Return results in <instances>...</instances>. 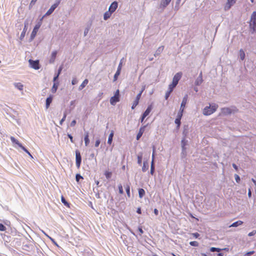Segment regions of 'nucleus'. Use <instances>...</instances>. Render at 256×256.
<instances>
[{"instance_id": "57", "label": "nucleus", "mask_w": 256, "mask_h": 256, "mask_svg": "<svg viewBox=\"0 0 256 256\" xmlns=\"http://www.w3.org/2000/svg\"><path fill=\"white\" fill-rule=\"evenodd\" d=\"M100 140L99 139H98L96 141V142H95V146L96 147H98V146L100 145Z\"/></svg>"}, {"instance_id": "23", "label": "nucleus", "mask_w": 256, "mask_h": 256, "mask_svg": "<svg viewBox=\"0 0 256 256\" xmlns=\"http://www.w3.org/2000/svg\"><path fill=\"white\" fill-rule=\"evenodd\" d=\"M88 79H85L83 81L82 84L78 88V90H82L88 84Z\"/></svg>"}, {"instance_id": "29", "label": "nucleus", "mask_w": 256, "mask_h": 256, "mask_svg": "<svg viewBox=\"0 0 256 256\" xmlns=\"http://www.w3.org/2000/svg\"><path fill=\"white\" fill-rule=\"evenodd\" d=\"M113 136H114V132L112 131V132H110V135L108 136V143L109 144H112V141Z\"/></svg>"}, {"instance_id": "18", "label": "nucleus", "mask_w": 256, "mask_h": 256, "mask_svg": "<svg viewBox=\"0 0 256 256\" xmlns=\"http://www.w3.org/2000/svg\"><path fill=\"white\" fill-rule=\"evenodd\" d=\"M140 95L136 96L135 100L133 102V104H132V110L134 109L136 107V106L138 104L139 100H140Z\"/></svg>"}, {"instance_id": "39", "label": "nucleus", "mask_w": 256, "mask_h": 256, "mask_svg": "<svg viewBox=\"0 0 256 256\" xmlns=\"http://www.w3.org/2000/svg\"><path fill=\"white\" fill-rule=\"evenodd\" d=\"M66 112H64V116H63V118H62V120H60V125H62V124L63 122H64L65 120H66Z\"/></svg>"}, {"instance_id": "12", "label": "nucleus", "mask_w": 256, "mask_h": 256, "mask_svg": "<svg viewBox=\"0 0 256 256\" xmlns=\"http://www.w3.org/2000/svg\"><path fill=\"white\" fill-rule=\"evenodd\" d=\"M28 22H24V28L23 29V30L22 32L21 33V34L20 36V39L22 40L24 36H25V34H26V32L28 30Z\"/></svg>"}, {"instance_id": "31", "label": "nucleus", "mask_w": 256, "mask_h": 256, "mask_svg": "<svg viewBox=\"0 0 256 256\" xmlns=\"http://www.w3.org/2000/svg\"><path fill=\"white\" fill-rule=\"evenodd\" d=\"M142 159V154L140 153L138 155V164L141 165Z\"/></svg>"}, {"instance_id": "4", "label": "nucleus", "mask_w": 256, "mask_h": 256, "mask_svg": "<svg viewBox=\"0 0 256 256\" xmlns=\"http://www.w3.org/2000/svg\"><path fill=\"white\" fill-rule=\"evenodd\" d=\"M60 2V0H56V2L52 4L50 8L47 11L45 14L41 18L40 21L42 20L44 17L51 14L55 9L58 7Z\"/></svg>"}, {"instance_id": "53", "label": "nucleus", "mask_w": 256, "mask_h": 256, "mask_svg": "<svg viewBox=\"0 0 256 256\" xmlns=\"http://www.w3.org/2000/svg\"><path fill=\"white\" fill-rule=\"evenodd\" d=\"M154 172V166H150V174L153 175Z\"/></svg>"}, {"instance_id": "55", "label": "nucleus", "mask_w": 256, "mask_h": 256, "mask_svg": "<svg viewBox=\"0 0 256 256\" xmlns=\"http://www.w3.org/2000/svg\"><path fill=\"white\" fill-rule=\"evenodd\" d=\"M192 235L195 238H198L200 236V234L198 232L192 233Z\"/></svg>"}, {"instance_id": "10", "label": "nucleus", "mask_w": 256, "mask_h": 256, "mask_svg": "<svg viewBox=\"0 0 256 256\" xmlns=\"http://www.w3.org/2000/svg\"><path fill=\"white\" fill-rule=\"evenodd\" d=\"M188 100V96L187 94L185 95L182 98V102L180 104V110H182L183 108V110H184V108L186 106V105L187 103Z\"/></svg>"}, {"instance_id": "35", "label": "nucleus", "mask_w": 256, "mask_h": 256, "mask_svg": "<svg viewBox=\"0 0 256 256\" xmlns=\"http://www.w3.org/2000/svg\"><path fill=\"white\" fill-rule=\"evenodd\" d=\"M90 25H88L84 31V36H86L87 34H88V32L90 31Z\"/></svg>"}, {"instance_id": "37", "label": "nucleus", "mask_w": 256, "mask_h": 256, "mask_svg": "<svg viewBox=\"0 0 256 256\" xmlns=\"http://www.w3.org/2000/svg\"><path fill=\"white\" fill-rule=\"evenodd\" d=\"M210 250L212 252H220L221 250V249L219 248H214V247H212L210 248Z\"/></svg>"}, {"instance_id": "46", "label": "nucleus", "mask_w": 256, "mask_h": 256, "mask_svg": "<svg viewBox=\"0 0 256 256\" xmlns=\"http://www.w3.org/2000/svg\"><path fill=\"white\" fill-rule=\"evenodd\" d=\"M118 190H119V193L120 194H122L124 193L122 186L121 184L118 185Z\"/></svg>"}, {"instance_id": "20", "label": "nucleus", "mask_w": 256, "mask_h": 256, "mask_svg": "<svg viewBox=\"0 0 256 256\" xmlns=\"http://www.w3.org/2000/svg\"><path fill=\"white\" fill-rule=\"evenodd\" d=\"M14 85L16 88L20 90H22L24 85L20 82H15L14 84Z\"/></svg>"}, {"instance_id": "7", "label": "nucleus", "mask_w": 256, "mask_h": 256, "mask_svg": "<svg viewBox=\"0 0 256 256\" xmlns=\"http://www.w3.org/2000/svg\"><path fill=\"white\" fill-rule=\"evenodd\" d=\"M29 64L30 66L34 68V70H38L40 68V64H39V61L36 60H28Z\"/></svg>"}, {"instance_id": "21", "label": "nucleus", "mask_w": 256, "mask_h": 256, "mask_svg": "<svg viewBox=\"0 0 256 256\" xmlns=\"http://www.w3.org/2000/svg\"><path fill=\"white\" fill-rule=\"evenodd\" d=\"M84 144L86 146H88L90 143V140L88 138V132H85L84 138Z\"/></svg>"}, {"instance_id": "13", "label": "nucleus", "mask_w": 256, "mask_h": 256, "mask_svg": "<svg viewBox=\"0 0 256 256\" xmlns=\"http://www.w3.org/2000/svg\"><path fill=\"white\" fill-rule=\"evenodd\" d=\"M171 0H161L160 8H164L170 4Z\"/></svg>"}, {"instance_id": "36", "label": "nucleus", "mask_w": 256, "mask_h": 256, "mask_svg": "<svg viewBox=\"0 0 256 256\" xmlns=\"http://www.w3.org/2000/svg\"><path fill=\"white\" fill-rule=\"evenodd\" d=\"M183 112H184L183 109L182 110H180V111L178 112V114L176 118L181 120L182 117V116Z\"/></svg>"}, {"instance_id": "43", "label": "nucleus", "mask_w": 256, "mask_h": 256, "mask_svg": "<svg viewBox=\"0 0 256 256\" xmlns=\"http://www.w3.org/2000/svg\"><path fill=\"white\" fill-rule=\"evenodd\" d=\"M180 119L176 118L175 120V123L177 125V127L179 128L180 124Z\"/></svg>"}, {"instance_id": "63", "label": "nucleus", "mask_w": 256, "mask_h": 256, "mask_svg": "<svg viewBox=\"0 0 256 256\" xmlns=\"http://www.w3.org/2000/svg\"><path fill=\"white\" fill-rule=\"evenodd\" d=\"M145 88V86L143 87V88H142V90L140 91V92L137 94V95H140V98L141 97V96H142V94L143 92V91L144 90Z\"/></svg>"}, {"instance_id": "15", "label": "nucleus", "mask_w": 256, "mask_h": 256, "mask_svg": "<svg viewBox=\"0 0 256 256\" xmlns=\"http://www.w3.org/2000/svg\"><path fill=\"white\" fill-rule=\"evenodd\" d=\"M120 98L116 96H112L110 99V103L112 105H114L117 102H119Z\"/></svg>"}, {"instance_id": "42", "label": "nucleus", "mask_w": 256, "mask_h": 256, "mask_svg": "<svg viewBox=\"0 0 256 256\" xmlns=\"http://www.w3.org/2000/svg\"><path fill=\"white\" fill-rule=\"evenodd\" d=\"M126 194L128 197H130V187L129 186H127L126 188Z\"/></svg>"}, {"instance_id": "5", "label": "nucleus", "mask_w": 256, "mask_h": 256, "mask_svg": "<svg viewBox=\"0 0 256 256\" xmlns=\"http://www.w3.org/2000/svg\"><path fill=\"white\" fill-rule=\"evenodd\" d=\"M237 109L235 107L230 108H224L221 109V112L224 115L230 114L232 113H234L237 112Z\"/></svg>"}, {"instance_id": "22", "label": "nucleus", "mask_w": 256, "mask_h": 256, "mask_svg": "<svg viewBox=\"0 0 256 256\" xmlns=\"http://www.w3.org/2000/svg\"><path fill=\"white\" fill-rule=\"evenodd\" d=\"M56 54H57V51L54 50L52 52V54H51V58H50V63H52L54 62Z\"/></svg>"}, {"instance_id": "33", "label": "nucleus", "mask_w": 256, "mask_h": 256, "mask_svg": "<svg viewBox=\"0 0 256 256\" xmlns=\"http://www.w3.org/2000/svg\"><path fill=\"white\" fill-rule=\"evenodd\" d=\"M120 72L119 70H117L114 76V82L117 80L118 76L120 74Z\"/></svg>"}, {"instance_id": "14", "label": "nucleus", "mask_w": 256, "mask_h": 256, "mask_svg": "<svg viewBox=\"0 0 256 256\" xmlns=\"http://www.w3.org/2000/svg\"><path fill=\"white\" fill-rule=\"evenodd\" d=\"M146 127V126H144L142 127H141L140 128L139 132H138V134H137V136H136V140H138L140 138V137L142 136L143 133L144 132Z\"/></svg>"}, {"instance_id": "3", "label": "nucleus", "mask_w": 256, "mask_h": 256, "mask_svg": "<svg viewBox=\"0 0 256 256\" xmlns=\"http://www.w3.org/2000/svg\"><path fill=\"white\" fill-rule=\"evenodd\" d=\"M218 108V106L216 104L208 106H207L204 108L203 110V114L205 116L210 115L216 112Z\"/></svg>"}, {"instance_id": "28", "label": "nucleus", "mask_w": 256, "mask_h": 256, "mask_svg": "<svg viewBox=\"0 0 256 256\" xmlns=\"http://www.w3.org/2000/svg\"><path fill=\"white\" fill-rule=\"evenodd\" d=\"M242 224V222L241 220H238L236 221L234 223H232L230 226V227H237L239 226H240Z\"/></svg>"}, {"instance_id": "38", "label": "nucleus", "mask_w": 256, "mask_h": 256, "mask_svg": "<svg viewBox=\"0 0 256 256\" xmlns=\"http://www.w3.org/2000/svg\"><path fill=\"white\" fill-rule=\"evenodd\" d=\"M172 92V90H168L166 92V94H165V99L166 100H168V97L170 96V93Z\"/></svg>"}, {"instance_id": "25", "label": "nucleus", "mask_w": 256, "mask_h": 256, "mask_svg": "<svg viewBox=\"0 0 256 256\" xmlns=\"http://www.w3.org/2000/svg\"><path fill=\"white\" fill-rule=\"evenodd\" d=\"M112 12H111L109 10L108 12H106L104 15V20H107L108 18H110Z\"/></svg>"}, {"instance_id": "40", "label": "nucleus", "mask_w": 256, "mask_h": 256, "mask_svg": "<svg viewBox=\"0 0 256 256\" xmlns=\"http://www.w3.org/2000/svg\"><path fill=\"white\" fill-rule=\"evenodd\" d=\"M190 244L193 246H198V242L196 241L190 242Z\"/></svg>"}, {"instance_id": "45", "label": "nucleus", "mask_w": 256, "mask_h": 256, "mask_svg": "<svg viewBox=\"0 0 256 256\" xmlns=\"http://www.w3.org/2000/svg\"><path fill=\"white\" fill-rule=\"evenodd\" d=\"M105 176L106 177V178L108 179L110 178L111 176H112V172H105Z\"/></svg>"}, {"instance_id": "59", "label": "nucleus", "mask_w": 256, "mask_h": 256, "mask_svg": "<svg viewBox=\"0 0 256 256\" xmlns=\"http://www.w3.org/2000/svg\"><path fill=\"white\" fill-rule=\"evenodd\" d=\"M138 230L140 232V234H142L144 233V231H143V230L142 229V226H139L138 228Z\"/></svg>"}, {"instance_id": "49", "label": "nucleus", "mask_w": 256, "mask_h": 256, "mask_svg": "<svg viewBox=\"0 0 256 256\" xmlns=\"http://www.w3.org/2000/svg\"><path fill=\"white\" fill-rule=\"evenodd\" d=\"M6 229V226L2 224H0V230L4 231Z\"/></svg>"}, {"instance_id": "27", "label": "nucleus", "mask_w": 256, "mask_h": 256, "mask_svg": "<svg viewBox=\"0 0 256 256\" xmlns=\"http://www.w3.org/2000/svg\"><path fill=\"white\" fill-rule=\"evenodd\" d=\"M58 82H54V85L52 88V93H55L56 90H57V89H58Z\"/></svg>"}, {"instance_id": "19", "label": "nucleus", "mask_w": 256, "mask_h": 256, "mask_svg": "<svg viewBox=\"0 0 256 256\" xmlns=\"http://www.w3.org/2000/svg\"><path fill=\"white\" fill-rule=\"evenodd\" d=\"M152 110V106L150 105L147 108L146 110L143 113L142 115L144 116V117L147 116L149 114L150 112Z\"/></svg>"}, {"instance_id": "54", "label": "nucleus", "mask_w": 256, "mask_h": 256, "mask_svg": "<svg viewBox=\"0 0 256 256\" xmlns=\"http://www.w3.org/2000/svg\"><path fill=\"white\" fill-rule=\"evenodd\" d=\"M20 148L22 150H23L25 152H26L27 154H29V152L28 150L25 148L22 145H20Z\"/></svg>"}, {"instance_id": "11", "label": "nucleus", "mask_w": 256, "mask_h": 256, "mask_svg": "<svg viewBox=\"0 0 256 256\" xmlns=\"http://www.w3.org/2000/svg\"><path fill=\"white\" fill-rule=\"evenodd\" d=\"M203 82L202 72H200L198 77L196 78L195 81V84L196 86L200 85Z\"/></svg>"}, {"instance_id": "48", "label": "nucleus", "mask_w": 256, "mask_h": 256, "mask_svg": "<svg viewBox=\"0 0 256 256\" xmlns=\"http://www.w3.org/2000/svg\"><path fill=\"white\" fill-rule=\"evenodd\" d=\"M62 202L65 206L68 205V202H66V200H65V198L63 196H62Z\"/></svg>"}, {"instance_id": "50", "label": "nucleus", "mask_w": 256, "mask_h": 256, "mask_svg": "<svg viewBox=\"0 0 256 256\" xmlns=\"http://www.w3.org/2000/svg\"><path fill=\"white\" fill-rule=\"evenodd\" d=\"M227 2L232 6H233L236 3V0H227Z\"/></svg>"}, {"instance_id": "2", "label": "nucleus", "mask_w": 256, "mask_h": 256, "mask_svg": "<svg viewBox=\"0 0 256 256\" xmlns=\"http://www.w3.org/2000/svg\"><path fill=\"white\" fill-rule=\"evenodd\" d=\"M182 76V73L180 72L176 73L174 76L172 78V83L170 84L168 86V89L170 90H173L174 88L178 84V81L180 79L181 77Z\"/></svg>"}, {"instance_id": "56", "label": "nucleus", "mask_w": 256, "mask_h": 256, "mask_svg": "<svg viewBox=\"0 0 256 256\" xmlns=\"http://www.w3.org/2000/svg\"><path fill=\"white\" fill-rule=\"evenodd\" d=\"M256 234V230H252V232H250L248 234V236H254Z\"/></svg>"}, {"instance_id": "24", "label": "nucleus", "mask_w": 256, "mask_h": 256, "mask_svg": "<svg viewBox=\"0 0 256 256\" xmlns=\"http://www.w3.org/2000/svg\"><path fill=\"white\" fill-rule=\"evenodd\" d=\"M148 164L147 161H144L143 163V166L142 167V171L143 172H146L148 169Z\"/></svg>"}, {"instance_id": "51", "label": "nucleus", "mask_w": 256, "mask_h": 256, "mask_svg": "<svg viewBox=\"0 0 256 256\" xmlns=\"http://www.w3.org/2000/svg\"><path fill=\"white\" fill-rule=\"evenodd\" d=\"M36 0H32L29 6L30 8L35 4Z\"/></svg>"}, {"instance_id": "58", "label": "nucleus", "mask_w": 256, "mask_h": 256, "mask_svg": "<svg viewBox=\"0 0 256 256\" xmlns=\"http://www.w3.org/2000/svg\"><path fill=\"white\" fill-rule=\"evenodd\" d=\"M78 80L76 78H74L72 80V85H74L77 84Z\"/></svg>"}, {"instance_id": "61", "label": "nucleus", "mask_w": 256, "mask_h": 256, "mask_svg": "<svg viewBox=\"0 0 256 256\" xmlns=\"http://www.w3.org/2000/svg\"><path fill=\"white\" fill-rule=\"evenodd\" d=\"M76 120H74L70 122V126H74L76 124Z\"/></svg>"}, {"instance_id": "17", "label": "nucleus", "mask_w": 256, "mask_h": 256, "mask_svg": "<svg viewBox=\"0 0 256 256\" xmlns=\"http://www.w3.org/2000/svg\"><path fill=\"white\" fill-rule=\"evenodd\" d=\"M52 96H50L48 98H47L46 100V108L48 109L50 106V104L52 103Z\"/></svg>"}, {"instance_id": "6", "label": "nucleus", "mask_w": 256, "mask_h": 256, "mask_svg": "<svg viewBox=\"0 0 256 256\" xmlns=\"http://www.w3.org/2000/svg\"><path fill=\"white\" fill-rule=\"evenodd\" d=\"M82 161V157L80 152L76 150V164L77 168H80Z\"/></svg>"}, {"instance_id": "26", "label": "nucleus", "mask_w": 256, "mask_h": 256, "mask_svg": "<svg viewBox=\"0 0 256 256\" xmlns=\"http://www.w3.org/2000/svg\"><path fill=\"white\" fill-rule=\"evenodd\" d=\"M239 56L242 60H244L245 58V53L242 49H240L239 52Z\"/></svg>"}, {"instance_id": "30", "label": "nucleus", "mask_w": 256, "mask_h": 256, "mask_svg": "<svg viewBox=\"0 0 256 256\" xmlns=\"http://www.w3.org/2000/svg\"><path fill=\"white\" fill-rule=\"evenodd\" d=\"M145 194V191L143 188L138 189V196L140 198H142Z\"/></svg>"}, {"instance_id": "16", "label": "nucleus", "mask_w": 256, "mask_h": 256, "mask_svg": "<svg viewBox=\"0 0 256 256\" xmlns=\"http://www.w3.org/2000/svg\"><path fill=\"white\" fill-rule=\"evenodd\" d=\"M164 46H162L158 48V49L156 50L155 53L154 54V56L155 57L158 56H159L164 50Z\"/></svg>"}, {"instance_id": "47", "label": "nucleus", "mask_w": 256, "mask_h": 256, "mask_svg": "<svg viewBox=\"0 0 256 256\" xmlns=\"http://www.w3.org/2000/svg\"><path fill=\"white\" fill-rule=\"evenodd\" d=\"M232 6L229 4H228V2H226L225 6H224V10H228L230 9V8H231Z\"/></svg>"}, {"instance_id": "52", "label": "nucleus", "mask_w": 256, "mask_h": 256, "mask_svg": "<svg viewBox=\"0 0 256 256\" xmlns=\"http://www.w3.org/2000/svg\"><path fill=\"white\" fill-rule=\"evenodd\" d=\"M122 60H121L118 66L117 70H119V71L120 72L121 70H122Z\"/></svg>"}, {"instance_id": "8", "label": "nucleus", "mask_w": 256, "mask_h": 256, "mask_svg": "<svg viewBox=\"0 0 256 256\" xmlns=\"http://www.w3.org/2000/svg\"><path fill=\"white\" fill-rule=\"evenodd\" d=\"M39 28H40V26H38V25H36L34 27L32 33H31V34H30V42L32 41L34 38Z\"/></svg>"}, {"instance_id": "1", "label": "nucleus", "mask_w": 256, "mask_h": 256, "mask_svg": "<svg viewBox=\"0 0 256 256\" xmlns=\"http://www.w3.org/2000/svg\"><path fill=\"white\" fill-rule=\"evenodd\" d=\"M249 26L252 34L256 32V12H254L250 16Z\"/></svg>"}, {"instance_id": "60", "label": "nucleus", "mask_w": 256, "mask_h": 256, "mask_svg": "<svg viewBox=\"0 0 256 256\" xmlns=\"http://www.w3.org/2000/svg\"><path fill=\"white\" fill-rule=\"evenodd\" d=\"M68 138L70 139V140L72 142H74V140H73V137L70 134H68Z\"/></svg>"}, {"instance_id": "32", "label": "nucleus", "mask_w": 256, "mask_h": 256, "mask_svg": "<svg viewBox=\"0 0 256 256\" xmlns=\"http://www.w3.org/2000/svg\"><path fill=\"white\" fill-rule=\"evenodd\" d=\"M10 138L11 141L12 142L15 143L16 144H18V146L19 147H20V145H22V144L20 143L17 140H16L14 137L11 136Z\"/></svg>"}, {"instance_id": "34", "label": "nucleus", "mask_w": 256, "mask_h": 256, "mask_svg": "<svg viewBox=\"0 0 256 256\" xmlns=\"http://www.w3.org/2000/svg\"><path fill=\"white\" fill-rule=\"evenodd\" d=\"M186 142H187V140H186L184 138L182 140L181 144H182V148L183 151L185 149L184 146L186 144Z\"/></svg>"}, {"instance_id": "64", "label": "nucleus", "mask_w": 256, "mask_h": 256, "mask_svg": "<svg viewBox=\"0 0 256 256\" xmlns=\"http://www.w3.org/2000/svg\"><path fill=\"white\" fill-rule=\"evenodd\" d=\"M154 212L156 216L158 214V210L156 208L154 209Z\"/></svg>"}, {"instance_id": "9", "label": "nucleus", "mask_w": 256, "mask_h": 256, "mask_svg": "<svg viewBox=\"0 0 256 256\" xmlns=\"http://www.w3.org/2000/svg\"><path fill=\"white\" fill-rule=\"evenodd\" d=\"M118 6V2L114 1V2H112L111 4L110 5L109 8H108V10L111 12H114L116 10V9L117 8Z\"/></svg>"}, {"instance_id": "62", "label": "nucleus", "mask_w": 256, "mask_h": 256, "mask_svg": "<svg viewBox=\"0 0 256 256\" xmlns=\"http://www.w3.org/2000/svg\"><path fill=\"white\" fill-rule=\"evenodd\" d=\"M49 238L52 240V242H53V244H54V245H56L57 246H58L57 244V243L54 240L53 238H52L50 237H49Z\"/></svg>"}, {"instance_id": "44", "label": "nucleus", "mask_w": 256, "mask_h": 256, "mask_svg": "<svg viewBox=\"0 0 256 256\" xmlns=\"http://www.w3.org/2000/svg\"><path fill=\"white\" fill-rule=\"evenodd\" d=\"M234 178H235V180H236V182L238 183H240V177L237 174H235Z\"/></svg>"}, {"instance_id": "41", "label": "nucleus", "mask_w": 256, "mask_h": 256, "mask_svg": "<svg viewBox=\"0 0 256 256\" xmlns=\"http://www.w3.org/2000/svg\"><path fill=\"white\" fill-rule=\"evenodd\" d=\"M80 179H83L82 176L80 174H76V181L78 182Z\"/></svg>"}]
</instances>
